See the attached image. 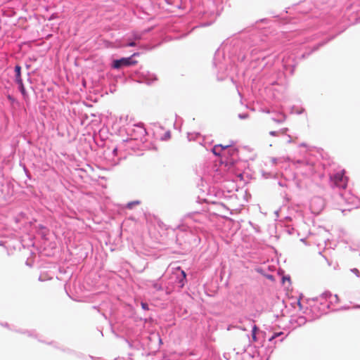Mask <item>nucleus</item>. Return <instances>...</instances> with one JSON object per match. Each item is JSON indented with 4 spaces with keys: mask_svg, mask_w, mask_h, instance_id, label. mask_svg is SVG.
Listing matches in <instances>:
<instances>
[{
    "mask_svg": "<svg viewBox=\"0 0 360 360\" xmlns=\"http://www.w3.org/2000/svg\"><path fill=\"white\" fill-rule=\"evenodd\" d=\"M15 82L16 83H21L22 82L21 78V67L20 65H16L15 67Z\"/></svg>",
    "mask_w": 360,
    "mask_h": 360,
    "instance_id": "nucleus-4",
    "label": "nucleus"
},
{
    "mask_svg": "<svg viewBox=\"0 0 360 360\" xmlns=\"http://www.w3.org/2000/svg\"><path fill=\"white\" fill-rule=\"evenodd\" d=\"M257 327L256 325H255L252 328V340L254 342H256L257 341V336H256V333H257Z\"/></svg>",
    "mask_w": 360,
    "mask_h": 360,
    "instance_id": "nucleus-6",
    "label": "nucleus"
},
{
    "mask_svg": "<svg viewBox=\"0 0 360 360\" xmlns=\"http://www.w3.org/2000/svg\"><path fill=\"white\" fill-rule=\"evenodd\" d=\"M270 134H271L272 136H275L276 134V131H271Z\"/></svg>",
    "mask_w": 360,
    "mask_h": 360,
    "instance_id": "nucleus-13",
    "label": "nucleus"
},
{
    "mask_svg": "<svg viewBox=\"0 0 360 360\" xmlns=\"http://www.w3.org/2000/svg\"><path fill=\"white\" fill-rule=\"evenodd\" d=\"M18 84L19 85V89H20L24 99H25V100L28 99V94H27V91H25V89L22 82L21 83H18Z\"/></svg>",
    "mask_w": 360,
    "mask_h": 360,
    "instance_id": "nucleus-5",
    "label": "nucleus"
},
{
    "mask_svg": "<svg viewBox=\"0 0 360 360\" xmlns=\"http://www.w3.org/2000/svg\"><path fill=\"white\" fill-rule=\"evenodd\" d=\"M283 281H287V278H285V277H283Z\"/></svg>",
    "mask_w": 360,
    "mask_h": 360,
    "instance_id": "nucleus-15",
    "label": "nucleus"
},
{
    "mask_svg": "<svg viewBox=\"0 0 360 360\" xmlns=\"http://www.w3.org/2000/svg\"><path fill=\"white\" fill-rule=\"evenodd\" d=\"M212 153L217 156L226 158L225 160L226 165H234L238 158V150L233 147L232 141L226 146L222 144L215 145L212 148Z\"/></svg>",
    "mask_w": 360,
    "mask_h": 360,
    "instance_id": "nucleus-1",
    "label": "nucleus"
},
{
    "mask_svg": "<svg viewBox=\"0 0 360 360\" xmlns=\"http://www.w3.org/2000/svg\"><path fill=\"white\" fill-rule=\"evenodd\" d=\"M136 45V43L134 41H131L127 44V46H135Z\"/></svg>",
    "mask_w": 360,
    "mask_h": 360,
    "instance_id": "nucleus-11",
    "label": "nucleus"
},
{
    "mask_svg": "<svg viewBox=\"0 0 360 360\" xmlns=\"http://www.w3.org/2000/svg\"><path fill=\"white\" fill-rule=\"evenodd\" d=\"M136 204H139L138 201H136V202H131L128 203L127 207L129 208H131L132 206H134V205H136Z\"/></svg>",
    "mask_w": 360,
    "mask_h": 360,
    "instance_id": "nucleus-8",
    "label": "nucleus"
},
{
    "mask_svg": "<svg viewBox=\"0 0 360 360\" xmlns=\"http://www.w3.org/2000/svg\"><path fill=\"white\" fill-rule=\"evenodd\" d=\"M352 271L357 276H359V271L357 269H352Z\"/></svg>",
    "mask_w": 360,
    "mask_h": 360,
    "instance_id": "nucleus-10",
    "label": "nucleus"
},
{
    "mask_svg": "<svg viewBox=\"0 0 360 360\" xmlns=\"http://www.w3.org/2000/svg\"><path fill=\"white\" fill-rule=\"evenodd\" d=\"M136 56H139V53H134L130 57L122 58L119 60H115L112 63V68L115 69H120L122 67H128L136 65L137 61L133 59V57Z\"/></svg>",
    "mask_w": 360,
    "mask_h": 360,
    "instance_id": "nucleus-2",
    "label": "nucleus"
},
{
    "mask_svg": "<svg viewBox=\"0 0 360 360\" xmlns=\"http://www.w3.org/2000/svg\"><path fill=\"white\" fill-rule=\"evenodd\" d=\"M181 274L184 278H186V273L184 271H181Z\"/></svg>",
    "mask_w": 360,
    "mask_h": 360,
    "instance_id": "nucleus-14",
    "label": "nucleus"
},
{
    "mask_svg": "<svg viewBox=\"0 0 360 360\" xmlns=\"http://www.w3.org/2000/svg\"><path fill=\"white\" fill-rule=\"evenodd\" d=\"M282 334H283L282 332L274 333V335L269 338V341H272L274 339H275L276 338L278 337L279 335H281Z\"/></svg>",
    "mask_w": 360,
    "mask_h": 360,
    "instance_id": "nucleus-7",
    "label": "nucleus"
},
{
    "mask_svg": "<svg viewBox=\"0 0 360 360\" xmlns=\"http://www.w3.org/2000/svg\"><path fill=\"white\" fill-rule=\"evenodd\" d=\"M238 176H239L240 177H242V176H243V175H242V174H240Z\"/></svg>",
    "mask_w": 360,
    "mask_h": 360,
    "instance_id": "nucleus-16",
    "label": "nucleus"
},
{
    "mask_svg": "<svg viewBox=\"0 0 360 360\" xmlns=\"http://www.w3.org/2000/svg\"><path fill=\"white\" fill-rule=\"evenodd\" d=\"M334 184L339 188H345L347 184V178L345 176V172L340 171L337 172L331 178Z\"/></svg>",
    "mask_w": 360,
    "mask_h": 360,
    "instance_id": "nucleus-3",
    "label": "nucleus"
},
{
    "mask_svg": "<svg viewBox=\"0 0 360 360\" xmlns=\"http://www.w3.org/2000/svg\"><path fill=\"white\" fill-rule=\"evenodd\" d=\"M141 307L143 309L145 310H148V306L146 303L145 302H141Z\"/></svg>",
    "mask_w": 360,
    "mask_h": 360,
    "instance_id": "nucleus-9",
    "label": "nucleus"
},
{
    "mask_svg": "<svg viewBox=\"0 0 360 360\" xmlns=\"http://www.w3.org/2000/svg\"><path fill=\"white\" fill-rule=\"evenodd\" d=\"M154 287H155L156 289H158V290H161V289H162V288H161L160 286H159L158 285H157V284H155V285H154Z\"/></svg>",
    "mask_w": 360,
    "mask_h": 360,
    "instance_id": "nucleus-12",
    "label": "nucleus"
}]
</instances>
